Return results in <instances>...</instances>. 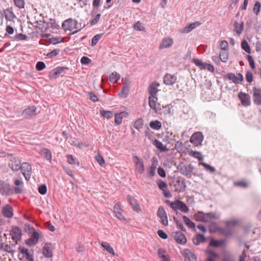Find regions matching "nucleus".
Returning a JSON list of instances; mask_svg holds the SVG:
<instances>
[{
	"instance_id": "nucleus-20",
	"label": "nucleus",
	"mask_w": 261,
	"mask_h": 261,
	"mask_svg": "<svg viewBox=\"0 0 261 261\" xmlns=\"http://www.w3.org/2000/svg\"><path fill=\"white\" fill-rule=\"evenodd\" d=\"M176 81V76L169 73H166L164 77V82L167 85H173Z\"/></svg>"
},
{
	"instance_id": "nucleus-32",
	"label": "nucleus",
	"mask_w": 261,
	"mask_h": 261,
	"mask_svg": "<svg viewBox=\"0 0 261 261\" xmlns=\"http://www.w3.org/2000/svg\"><path fill=\"white\" fill-rule=\"evenodd\" d=\"M225 241L224 240H216L212 239L210 242V246L214 247H220L224 245Z\"/></svg>"
},
{
	"instance_id": "nucleus-3",
	"label": "nucleus",
	"mask_w": 261,
	"mask_h": 261,
	"mask_svg": "<svg viewBox=\"0 0 261 261\" xmlns=\"http://www.w3.org/2000/svg\"><path fill=\"white\" fill-rule=\"evenodd\" d=\"M21 161L17 158L11 154L9 157L8 163L9 167L13 171H18L20 170Z\"/></svg>"
},
{
	"instance_id": "nucleus-41",
	"label": "nucleus",
	"mask_w": 261,
	"mask_h": 261,
	"mask_svg": "<svg viewBox=\"0 0 261 261\" xmlns=\"http://www.w3.org/2000/svg\"><path fill=\"white\" fill-rule=\"evenodd\" d=\"M100 114L103 117H106L107 119H109L113 117V113L112 111H106V110H100Z\"/></svg>"
},
{
	"instance_id": "nucleus-12",
	"label": "nucleus",
	"mask_w": 261,
	"mask_h": 261,
	"mask_svg": "<svg viewBox=\"0 0 261 261\" xmlns=\"http://www.w3.org/2000/svg\"><path fill=\"white\" fill-rule=\"evenodd\" d=\"M157 216L161 219L162 223L164 225L167 226L168 225L167 215L163 206H159L157 211Z\"/></svg>"
},
{
	"instance_id": "nucleus-56",
	"label": "nucleus",
	"mask_w": 261,
	"mask_h": 261,
	"mask_svg": "<svg viewBox=\"0 0 261 261\" xmlns=\"http://www.w3.org/2000/svg\"><path fill=\"white\" fill-rule=\"evenodd\" d=\"M62 41V39L60 37H52L49 39V43L53 44H56Z\"/></svg>"
},
{
	"instance_id": "nucleus-14",
	"label": "nucleus",
	"mask_w": 261,
	"mask_h": 261,
	"mask_svg": "<svg viewBox=\"0 0 261 261\" xmlns=\"http://www.w3.org/2000/svg\"><path fill=\"white\" fill-rule=\"evenodd\" d=\"M10 234L13 240L20 241L21 239L22 230L19 227H13L11 230Z\"/></svg>"
},
{
	"instance_id": "nucleus-31",
	"label": "nucleus",
	"mask_w": 261,
	"mask_h": 261,
	"mask_svg": "<svg viewBox=\"0 0 261 261\" xmlns=\"http://www.w3.org/2000/svg\"><path fill=\"white\" fill-rule=\"evenodd\" d=\"M152 144L159 149L161 152H166L168 150V149L166 146H164L163 143L157 139H155Z\"/></svg>"
},
{
	"instance_id": "nucleus-27",
	"label": "nucleus",
	"mask_w": 261,
	"mask_h": 261,
	"mask_svg": "<svg viewBox=\"0 0 261 261\" xmlns=\"http://www.w3.org/2000/svg\"><path fill=\"white\" fill-rule=\"evenodd\" d=\"M40 154L46 160L50 162L52 159V155L50 150L46 148H44L40 151Z\"/></svg>"
},
{
	"instance_id": "nucleus-9",
	"label": "nucleus",
	"mask_w": 261,
	"mask_h": 261,
	"mask_svg": "<svg viewBox=\"0 0 261 261\" xmlns=\"http://www.w3.org/2000/svg\"><path fill=\"white\" fill-rule=\"evenodd\" d=\"M253 101L257 106H261V89L256 87L252 89Z\"/></svg>"
},
{
	"instance_id": "nucleus-25",
	"label": "nucleus",
	"mask_w": 261,
	"mask_h": 261,
	"mask_svg": "<svg viewBox=\"0 0 261 261\" xmlns=\"http://www.w3.org/2000/svg\"><path fill=\"white\" fill-rule=\"evenodd\" d=\"M205 242L206 238L203 234L201 233L196 234L193 238V243L195 245H198L200 243H203Z\"/></svg>"
},
{
	"instance_id": "nucleus-55",
	"label": "nucleus",
	"mask_w": 261,
	"mask_h": 261,
	"mask_svg": "<svg viewBox=\"0 0 261 261\" xmlns=\"http://www.w3.org/2000/svg\"><path fill=\"white\" fill-rule=\"evenodd\" d=\"M14 5L19 9L23 8L25 5L24 0H13Z\"/></svg>"
},
{
	"instance_id": "nucleus-18",
	"label": "nucleus",
	"mask_w": 261,
	"mask_h": 261,
	"mask_svg": "<svg viewBox=\"0 0 261 261\" xmlns=\"http://www.w3.org/2000/svg\"><path fill=\"white\" fill-rule=\"evenodd\" d=\"M2 213L4 217L8 218L13 217L14 215L13 208L9 204H6L3 207Z\"/></svg>"
},
{
	"instance_id": "nucleus-59",
	"label": "nucleus",
	"mask_w": 261,
	"mask_h": 261,
	"mask_svg": "<svg viewBox=\"0 0 261 261\" xmlns=\"http://www.w3.org/2000/svg\"><path fill=\"white\" fill-rule=\"evenodd\" d=\"M158 254L159 256L162 259L165 258V257H166L168 255L166 254V250L162 248H160L158 249Z\"/></svg>"
},
{
	"instance_id": "nucleus-29",
	"label": "nucleus",
	"mask_w": 261,
	"mask_h": 261,
	"mask_svg": "<svg viewBox=\"0 0 261 261\" xmlns=\"http://www.w3.org/2000/svg\"><path fill=\"white\" fill-rule=\"evenodd\" d=\"M194 217L197 221L207 222V220L205 219V213L202 211H198L194 215Z\"/></svg>"
},
{
	"instance_id": "nucleus-52",
	"label": "nucleus",
	"mask_w": 261,
	"mask_h": 261,
	"mask_svg": "<svg viewBox=\"0 0 261 261\" xmlns=\"http://www.w3.org/2000/svg\"><path fill=\"white\" fill-rule=\"evenodd\" d=\"M201 69H207L209 71L213 72L215 69L213 65L208 63H204L203 65L201 67Z\"/></svg>"
},
{
	"instance_id": "nucleus-53",
	"label": "nucleus",
	"mask_w": 261,
	"mask_h": 261,
	"mask_svg": "<svg viewBox=\"0 0 261 261\" xmlns=\"http://www.w3.org/2000/svg\"><path fill=\"white\" fill-rule=\"evenodd\" d=\"M199 164L203 166L207 170L210 171L211 173H213L216 171V169L215 167L210 166V165L204 163V162H200Z\"/></svg>"
},
{
	"instance_id": "nucleus-50",
	"label": "nucleus",
	"mask_w": 261,
	"mask_h": 261,
	"mask_svg": "<svg viewBox=\"0 0 261 261\" xmlns=\"http://www.w3.org/2000/svg\"><path fill=\"white\" fill-rule=\"evenodd\" d=\"M143 120L142 118L138 119L134 123V127L137 129H139L143 127Z\"/></svg>"
},
{
	"instance_id": "nucleus-4",
	"label": "nucleus",
	"mask_w": 261,
	"mask_h": 261,
	"mask_svg": "<svg viewBox=\"0 0 261 261\" xmlns=\"http://www.w3.org/2000/svg\"><path fill=\"white\" fill-rule=\"evenodd\" d=\"M20 170H21L22 174L25 179L29 180L31 178L32 172V167L31 165L27 162H23L20 165Z\"/></svg>"
},
{
	"instance_id": "nucleus-15",
	"label": "nucleus",
	"mask_w": 261,
	"mask_h": 261,
	"mask_svg": "<svg viewBox=\"0 0 261 261\" xmlns=\"http://www.w3.org/2000/svg\"><path fill=\"white\" fill-rule=\"evenodd\" d=\"M127 200L131 205L133 210L137 213L141 211V208L136 199L132 195L127 196Z\"/></svg>"
},
{
	"instance_id": "nucleus-42",
	"label": "nucleus",
	"mask_w": 261,
	"mask_h": 261,
	"mask_svg": "<svg viewBox=\"0 0 261 261\" xmlns=\"http://www.w3.org/2000/svg\"><path fill=\"white\" fill-rule=\"evenodd\" d=\"M102 36L103 34H99L95 35L91 40V46L93 47L95 46Z\"/></svg>"
},
{
	"instance_id": "nucleus-43",
	"label": "nucleus",
	"mask_w": 261,
	"mask_h": 261,
	"mask_svg": "<svg viewBox=\"0 0 261 261\" xmlns=\"http://www.w3.org/2000/svg\"><path fill=\"white\" fill-rule=\"evenodd\" d=\"M173 44V41L171 39H167L163 40L161 46L164 48H168Z\"/></svg>"
},
{
	"instance_id": "nucleus-46",
	"label": "nucleus",
	"mask_w": 261,
	"mask_h": 261,
	"mask_svg": "<svg viewBox=\"0 0 261 261\" xmlns=\"http://www.w3.org/2000/svg\"><path fill=\"white\" fill-rule=\"evenodd\" d=\"M261 8L260 3L258 1H256L254 5V7L253 9V12L256 15H258L259 13Z\"/></svg>"
},
{
	"instance_id": "nucleus-61",
	"label": "nucleus",
	"mask_w": 261,
	"mask_h": 261,
	"mask_svg": "<svg viewBox=\"0 0 261 261\" xmlns=\"http://www.w3.org/2000/svg\"><path fill=\"white\" fill-rule=\"evenodd\" d=\"M38 190L40 194L45 195L47 192V187L44 184L41 185L38 187Z\"/></svg>"
},
{
	"instance_id": "nucleus-19",
	"label": "nucleus",
	"mask_w": 261,
	"mask_h": 261,
	"mask_svg": "<svg viewBox=\"0 0 261 261\" xmlns=\"http://www.w3.org/2000/svg\"><path fill=\"white\" fill-rule=\"evenodd\" d=\"M51 243H46L42 248V253L46 258L51 257L53 255V251L50 248Z\"/></svg>"
},
{
	"instance_id": "nucleus-49",
	"label": "nucleus",
	"mask_w": 261,
	"mask_h": 261,
	"mask_svg": "<svg viewBox=\"0 0 261 261\" xmlns=\"http://www.w3.org/2000/svg\"><path fill=\"white\" fill-rule=\"evenodd\" d=\"M6 33L5 34V37L9 36L10 35H12L14 33V29L10 25H7L6 28Z\"/></svg>"
},
{
	"instance_id": "nucleus-30",
	"label": "nucleus",
	"mask_w": 261,
	"mask_h": 261,
	"mask_svg": "<svg viewBox=\"0 0 261 261\" xmlns=\"http://www.w3.org/2000/svg\"><path fill=\"white\" fill-rule=\"evenodd\" d=\"M181 200H176L173 202H171L170 200H166L165 202L170 206V207L173 209V211H176L177 210H179V203H180Z\"/></svg>"
},
{
	"instance_id": "nucleus-23",
	"label": "nucleus",
	"mask_w": 261,
	"mask_h": 261,
	"mask_svg": "<svg viewBox=\"0 0 261 261\" xmlns=\"http://www.w3.org/2000/svg\"><path fill=\"white\" fill-rule=\"evenodd\" d=\"M19 251L24 255L27 260L29 261H34L33 254H30L28 249L24 247L20 246L19 247Z\"/></svg>"
},
{
	"instance_id": "nucleus-22",
	"label": "nucleus",
	"mask_w": 261,
	"mask_h": 261,
	"mask_svg": "<svg viewBox=\"0 0 261 261\" xmlns=\"http://www.w3.org/2000/svg\"><path fill=\"white\" fill-rule=\"evenodd\" d=\"M181 253L185 257L188 258L189 261H197L196 255L190 249H185Z\"/></svg>"
},
{
	"instance_id": "nucleus-16",
	"label": "nucleus",
	"mask_w": 261,
	"mask_h": 261,
	"mask_svg": "<svg viewBox=\"0 0 261 261\" xmlns=\"http://www.w3.org/2000/svg\"><path fill=\"white\" fill-rule=\"evenodd\" d=\"M38 232L34 231L30 238L25 241V244L29 246H33L36 245L39 238Z\"/></svg>"
},
{
	"instance_id": "nucleus-34",
	"label": "nucleus",
	"mask_w": 261,
	"mask_h": 261,
	"mask_svg": "<svg viewBox=\"0 0 261 261\" xmlns=\"http://www.w3.org/2000/svg\"><path fill=\"white\" fill-rule=\"evenodd\" d=\"M67 162L70 165H76L77 166H80V163L78 160L74 157L73 155L67 154L66 155Z\"/></svg>"
},
{
	"instance_id": "nucleus-39",
	"label": "nucleus",
	"mask_w": 261,
	"mask_h": 261,
	"mask_svg": "<svg viewBox=\"0 0 261 261\" xmlns=\"http://www.w3.org/2000/svg\"><path fill=\"white\" fill-rule=\"evenodd\" d=\"M241 48L247 53L250 54L251 53V48L249 44L245 39H243L241 42Z\"/></svg>"
},
{
	"instance_id": "nucleus-24",
	"label": "nucleus",
	"mask_w": 261,
	"mask_h": 261,
	"mask_svg": "<svg viewBox=\"0 0 261 261\" xmlns=\"http://www.w3.org/2000/svg\"><path fill=\"white\" fill-rule=\"evenodd\" d=\"M201 22L199 21H196L193 23H191L190 24L185 27L181 30V32L182 33H189L196 27L199 26Z\"/></svg>"
},
{
	"instance_id": "nucleus-45",
	"label": "nucleus",
	"mask_w": 261,
	"mask_h": 261,
	"mask_svg": "<svg viewBox=\"0 0 261 261\" xmlns=\"http://www.w3.org/2000/svg\"><path fill=\"white\" fill-rule=\"evenodd\" d=\"M154 98L157 99V97H156V98H152L151 96L149 97V105L151 109L154 110L155 111H156V102L154 100Z\"/></svg>"
},
{
	"instance_id": "nucleus-10",
	"label": "nucleus",
	"mask_w": 261,
	"mask_h": 261,
	"mask_svg": "<svg viewBox=\"0 0 261 261\" xmlns=\"http://www.w3.org/2000/svg\"><path fill=\"white\" fill-rule=\"evenodd\" d=\"M203 138L204 137L201 132H195L192 135L190 138V142L195 145H198L201 144Z\"/></svg>"
},
{
	"instance_id": "nucleus-8",
	"label": "nucleus",
	"mask_w": 261,
	"mask_h": 261,
	"mask_svg": "<svg viewBox=\"0 0 261 261\" xmlns=\"http://www.w3.org/2000/svg\"><path fill=\"white\" fill-rule=\"evenodd\" d=\"M238 98L243 106L247 107L251 105V99L249 94L240 92L238 94Z\"/></svg>"
},
{
	"instance_id": "nucleus-57",
	"label": "nucleus",
	"mask_w": 261,
	"mask_h": 261,
	"mask_svg": "<svg viewBox=\"0 0 261 261\" xmlns=\"http://www.w3.org/2000/svg\"><path fill=\"white\" fill-rule=\"evenodd\" d=\"M246 59L249 63L250 67L254 69L255 68V64L252 57L250 55H247Z\"/></svg>"
},
{
	"instance_id": "nucleus-2",
	"label": "nucleus",
	"mask_w": 261,
	"mask_h": 261,
	"mask_svg": "<svg viewBox=\"0 0 261 261\" xmlns=\"http://www.w3.org/2000/svg\"><path fill=\"white\" fill-rule=\"evenodd\" d=\"M223 78L224 81L229 80L235 84H242L244 81V76L240 73H237V75L233 73H228L224 75Z\"/></svg>"
},
{
	"instance_id": "nucleus-47",
	"label": "nucleus",
	"mask_w": 261,
	"mask_h": 261,
	"mask_svg": "<svg viewBox=\"0 0 261 261\" xmlns=\"http://www.w3.org/2000/svg\"><path fill=\"white\" fill-rule=\"evenodd\" d=\"M227 227L226 228H221L220 231L226 237L231 236L232 234V230Z\"/></svg>"
},
{
	"instance_id": "nucleus-21",
	"label": "nucleus",
	"mask_w": 261,
	"mask_h": 261,
	"mask_svg": "<svg viewBox=\"0 0 261 261\" xmlns=\"http://www.w3.org/2000/svg\"><path fill=\"white\" fill-rule=\"evenodd\" d=\"M129 90V83L128 81L126 78L125 79L123 86L121 88V91L119 93V96L121 97H126L128 93L127 91Z\"/></svg>"
},
{
	"instance_id": "nucleus-17",
	"label": "nucleus",
	"mask_w": 261,
	"mask_h": 261,
	"mask_svg": "<svg viewBox=\"0 0 261 261\" xmlns=\"http://www.w3.org/2000/svg\"><path fill=\"white\" fill-rule=\"evenodd\" d=\"M160 86V84L158 82H154L150 84L148 88V92L150 96L152 98H156L158 89V87Z\"/></svg>"
},
{
	"instance_id": "nucleus-63",
	"label": "nucleus",
	"mask_w": 261,
	"mask_h": 261,
	"mask_svg": "<svg viewBox=\"0 0 261 261\" xmlns=\"http://www.w3.org/2000/svg\"><path fill=\"white\" fill-rule=\"evenodd\" d=\"M191 154L192 156L198 159L199 161H201L203 159L201 153L200 152L196 151H191Z\"/></svg>"
},
{
	"instance_id": "nucleus-1",
	"label": "nucleus",
	"mask_w": 261,
	"mask_h": 261,
	"mask_svg": "<svg viewBox=\"0 0 261 261\" xmlns=\"http://www.w3.org/2000/svg\"><path fill=\"white\" fill-rule=\"evenodd\" d=\"M22 191V189L20 187L12 188L8 182L0 180V194L2 196H8L14 194H21Z\"/></svg>"
},
{
	"instance_id": "nucleus-6",
	"label": "nucleus",
	"mask_w": 261,
	"mask_h": 261,
	"mask_svg": "<svg viewBox=\"0 0 261 261\" xmlns=\"http://www.w3.org/2000/svg\"><path fill=\"white\" fill-rule=\"evenodd\" d=\"M174 187L175 188V191H178V192H185L187 187L185 179L181 177H178Z\"/></svg>"
},
{
	"instance_id": "nucleus-36",
	"label": "nucleus",
	"mask_w": 261,
	"mask_h": 261,
	"mask_svg": "<svg viewBox=\"0 0 261 261\" xmlns=\"http://www.w3.org/2000/svg\"><path fill=\"white\" fill-rule=\"evenodd\" d=\"M149 126L153 129L158 130L162 127V123L158 120H152L149 123Z\"/></svg>"
},
{
	"instance_id": "nucleus-62",
	"label": "nucleus",
	"mask_w": 261,
	"mask_h": 261,
	"mask_svg": "<svg viewBox=\"0 0 261 261\" xmlns=\"http://www.w3.org/2000/svg\"><path fill=\"white\" fill-rule=\"evenodd\" d=\"M158 187L162 190L164 191L165 189L167 188V184L166 182L159 180L157 182Z\"/></svg>"
},
{
	"instance_id": "nucleus-60",
	"label": "nucleus",
	"mask_w": 261,
	"mask_h": 261,
	"mask_svg": "<svg viewBox=\"0 0 261 261\" xmlns=\"http://www.w3.org/2000/svg\"><path fill=\"white\" fill-rule=\"evenodd\" d=\"M245 77L246 81L249 83H251L253 80V75L251 71H247L246 72Z\"/></svg>"
},
{
	"instance_id": "nucleus-28",
	"label": "nucleus",
	"mask_w": 261,
	"mask_h": 261,
	"mask_svg": "<svg viewBox=\"0 0 261 261\" xmlns=\"http://www.w3.org/2000/svg\"><path fill=\"white\" fill-rule=\"evenodd\" d=\"M4 13L6 19L8 21L14 22V19L16 18L13 12L10 9L4 10Z\"/></svg>"
},
{
	"instance_id": "nucleus-58",
	"label": "nucleus",
	"mask_w": 261,
	"mask_h": 261,
	"mask_svg": "<svg viewBox=\"0 0 261 261\" xmlns=\"http://www.w3.org/2000/svg\"><path fill=\"white\" fill-rule=\"evenodd\" d=\"M46 67L45 63L42 61H38L36 65V69L38 71L43 70Z\"/></svg>"
},
{
	"instance_id": "nucleus-64",
	"label": "nucleus",
	"mask_w": 261,
	"mask_h": 261,
	"mask_svg": "<svg viewBox=\"0 0 261 261\" xmlns=\"http://www.w3.org/2000/svg\"><path fill=\"white\" fill-rule=\"evenodd\" d=\"M60 51V49L56 48L54 49L52 51H50L47 54L46 56L49 58H53L59 54Z\"/></svg>"
},
{
	"instance_id": "nucleus-11",
	"label": "nucleus",
	"mask_w": 261,
	"mask_h": 261,
	"mask_svg": "<svg viewBox=\"0 0 261 261\" xmlns=\"http://www.w3.org/2000/svg\"><path fill=\"white\" fill-rule=\"evenodd\" d=\"M172 237L178 244L185 245L187 243V240L186 236L180 231L173 232Z\"/></svg>"
},
{
	"instance_id": "nucleus-37",
	"label": "nucleus",
	"mask_w": 261,
	"mask_h": 261,
	"mask_svg": "<svg viewBox=\"0 0 261 261\" xmlns=\"http://www.w3.org/2000/svg\"><path fill=\"white\" fill-rule=\"evenodd\" d=\"M120 79V74L116 71L112 72L109 76V81L111 82L114 83H117L118 80Z\"/></svg>"
},
{
	"instance_id": "nucleus-5",
	"label": "nucleus",
	"mask_w": 261,
	"mask_h": 261,
	"mask_svg": "<svg viewBox=\"0 0 261 261\" xmlns=\"http://www.w3.org/2000/svg\"><path fill=\"white\" fill-rule=\"evenodd\" d=\"M193 166L191 164L186 166L183 164H179L177 167L179 172L185 176H190L193 172Z\"/></svg>"
},
{
	"instance_id": "nucleus-38",
	"label": "nucleus",
	"mask_w": 261,
	"mask_h": 261,
	"mask_svg": "<svg viewBox=\"0 0 261 261\" xmlns=\"http://www.w3.org/2000/svg\"><path fill=\"white\" fill-rule=\"evenodd\" d=\"M101 245L109 253L115 255V252L112 247L110 245L109 243L106 242H103L101 243Z\"/></svg>"
},
{
	"instance_id": "nucleus-7",
	"label": "nucleus",
	"mask_w": 261,
	"mask_h": 261,
	"mask_svg": "<svg viewBox=\"0 0 261 261\" xmlns=\"http://www.w3.org/2000/svg\"><path fill=\"white\" fill-rule=\"evenodd\" d=\"M37 107L35 106H30L22 112V115L25 118H31L37 115Z\"/></svg>"
},
{
	"instance_id": "nucleus-13",
	"label": "nucleus",
	"mask_w": 261,
	"mask_h": 261,
	"mask_svg": "<svg viewBox=\"0 0 261 261\" xmlns=\"http://www.w3.org/2000/svg\"><path fill=\"white\" fill-rule=\"evenodd\" d=\"M133 158L135 160V163L136 166V170L139 174H143L145 171V167L143 160H140V158L137 155L134 156Z\"/></svg>"
},
{
	"instance_id": "nucleus-35",
	"label": "nucleus",
	"mask_w": 261,
	"mask_h": 261,
	"mask_svg": "<svg viewBox=\"0 0 261 261\" xmlns=\"http://www.w3.org/2000/svg\"><path fill=\"white\" fill-rule=\"evenodd\" d=\"M233 26L235 31L238 35H240L244 30V22H242L239 26V23L237 21L234 22Z\"/></svg>"
},
{
	"instance_id": "nucleus-48",
	"label": "nucleus",
	"mask_w": 261,
	"mask_h": 261,
	"mask_svg": "<svg viewBox=\"0 0 261 261\" xmlns=\"http://www.w3.org/2000/svg\"><path fill=\"white\" fill-rule=\"evenodd\" d=\"M228 53L225 50L220 51L219 57L221 61L223 63L227 62L228 60Z\"/></svg>"
},
{
	"instance_id": "nucleus-33",
	"label": "nucleus",
	"mask_w": 261,
	"mask_h": 261,
	"mask_svg": "<svg viewBox=\"0 0 261 261\" xmlns=\"http://www.w3.org/2000/svg\"><path fill=\"white\" fill-rule=\"evenodd\" d=\"M205 219L207 220V222H210L213 219H219L220 217V214H217L213 212L205 213Z\"/></svg>"
},
{
	"instance_id": "nucleus-51",
	"label": "nucleus",
	"mask_w": 261,
	"mask_h": 261,
	"mask_svg": "<svg viewBox=\"0 0 261 261\" xmlns=\"http://www.w3.org/2000/svg\"><path fill=\"white\" fill-rule=\"evenodd\" d=\"M179 210L183 213H187L189 211V208L184 202L181 201L180 203H179Z\"/></svg>"
},
{
	"instance_id": "nucleus-26",
	"label": "nucleus",
	"mask_w": 261,
	"mask_h": 261,
	"mask_svg": "<svg viewBox=\"0 0 261 261\" xmlns=\"http://www.w3.org/2000/svg\"><path fill=\"white\" fill-rule=\"evenodd\" d=\"M71 19H73L70 18L63 22L62 24V27L64 30H68L71 31L73 30H74L73 23L72 22H70V20Z\"/></svg>"
},
{
	"instance_id": "nucleus-44",
	"label": "nucleus",
	"mask_w": 261,
	"mask_h": 261,
	"mask_svg": "<svg viewBox=\"0 0 261 261\" xmlns=\"http://www.w3.org/2000/svg\"><path fill=\"white\" fill-rule=\"evenodd\" d=\"M13 39L16 41H24L27 40L28 36L25 34L19 33L16 34L13 37Z\"/></svg>"
},
{
	"instance_id": "nucleus-54",
	"label": "nucleus",
	"mask_w": 261,
	"mask_h": 261,
	"mask_svg": "<svg viewBox=\"0 0 261 261\" xmlns=\"http://www.w3.org/2000/svg\"><path fill=\"white\" fill-rule=\"evenodd\" d=\"M95 160L99 163L100 166L103 167L105 165V161L101 155L98 154L95 156Z\"/></svg>"
},
{
	"instance_id": "nucleus-40",
	"label": "nucleus",
	"mask_w": 261,
	"mask_h": 261,
	"mask_svg": "<svg viewBox=\"0 0 261 261\" xmlns=\"http://www.w3.org/2000/svg\"><path fill=\"white\" fill-rule=\"evenodd\" d=\"M182 219L184 220V222L190 228H193L195 227V224L194 222H193L189 218H188L186 216H182Z\"/></svg>"
}]
</instances>
